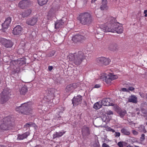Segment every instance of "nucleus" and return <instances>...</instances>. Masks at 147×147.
<instances>
[{
  "label": "nucleus",
  "mask_w": 147,
  "mask_h": 147,
  "mask_svg": "<svg viewBox=\"0 0 147 147\" xmlns=\"http://www.w3.org/2000/svg\"><path fill=\"white\" fill-rule=\"evenodd\" d=\"M10 90L7 88L4 89L0 94V103L3 104L7 101L9 98Z\"/></svg>",
  "instance_id": "obj_5"
},
{
  "label": "nucleus",
  "mask_w": 147,
  "mask_h": 147,
  "mask_svg": "<svg viewBox=\"0 0 147 147\" xmlns=\"http://www.w3.org/2000/svg\"><path fill=\"white\" fill-rule=\"evenodd\" d=\"M30 4L28 1L24 0L21 1L19 2V6L22 9H24L29 7Z\"/></svg>",
  "instance_id": "obj_14"
},
{
  "label": "nucleus",
  "mask_w": 147,
  "mask_h": 147,
  "mask_svg": "<svg viewBox=\"0 0 147 147\" xmlns=\"http://www.w3.org/2000/svg\"><path fill=\"white\" fill-rule=\"evenodd\" d=\"M1 43L6 48H11L13 45V42L10 40H8L4 38L0 40Z\"/></svg>",
  "instance_id": "obj_12"
},
{
  "label": "nucleus",
  "mask_w": 147,
  "mask_h": 147,
  "mask_svg": "<svg viewBox=\"0 0 147 147\" xmlns=\"http://www.w3.org/2000/svg\"><path fill=\"white\" fill-rule=\"evenodd\" d=\"M121 90L124 92H128V89L125 88H121Z\"/></svg>",
  "instance_id": "obj_47"
},
{
  "label": "nucleus",
  "mask_w": 147,
  "mask_h": 147,
  "mask_svg": "<svg viewBox=\"0 0 147 147\" xmlns=\"http://www.w3.org/2000/svg\"><path fill=\"white\" fill-rule=\"evenodd\" d=\"M24 51L23 49H20L18 50V52L19 53H23Z\"/></svg>",
  "instance_id": "obj_50"
},
{
  "label": "nucleus",
  "mask_w": 147,
  "mask_h": 147,
  "mask_svg": "<svg viewBox=\"0 0 147 147\" xmlns=\"http://www.w3.org/2000/svg\"><path fill=\"white\" fill-rule=\"evenodd\" d=\"M95 1H96V0H92V3H94L95 2Z\"/></svg>",
  "instance_id": "obj_59"
},
{
  "label": "nucleus",
  "mask_w": 147,
  "mask_h": 147,
  "mask_svg": "<svg viewBox=\"0 0 147 147\" xmlns=\"http://www.w3.org/2000/svg\"><path fill=\"white\" fill-rule=\"evenodd\" d=\"M112 47V45H111L110 46V49H111L110 50H113L115 49V48H116V47H114L113 49H112L111 48Z\"/></svg>",
  "instance_id": "obj_56"
},
{
  "label": "nucleus",
  "mask_w": 147,
  "mask_h": 147,
  "mask_svg": "<svg viewBox=\"0 0 147 147\" xmlns=\"http://www.w3.org/2000/svg\"><path fill=\"white\" fill-rule=\"evenodd\" d=\"M144 107H146V108H143L141 110L142 112L144 114H147V104L144 105Z\"/></svg>",
  "instance_id": "obj_36"
},
{
  "label": "nucleus",
  "mask_w": 147,
  "mask_h": 147,
  "mask_svg": "<svg viewBox=\"0 0 147 147\" xmlns=\"http://www.w3.org/2000/svg\"><path fill=\"white\" fill-rule=\"evenodd\" d=\"M107 78H108V75L105 73H103L100 76V79L102 80L103 81L105 80L106 83V81H107Z\"/></svg>",
  "instance_id": "obj_31"
},
{
  "label": "nucleus",
  "mask_w": 147,
  "mask_h": 147,
  "mask_svg": "<svg viewBox=\"0 0 147 147\" xmlns=\"http://www.w3.org/2000/svg\"><path fill=\"white\" fill-rule=\"evenodd\" d=\"M117 78L118 76L116 75H113L112 74H110L109 75H108L107 81H106V83L109 84L112 80L117 79Z\"/></svg>",
  "instance_id": "obj_19"
},
{
  "label": "nucleus",
  "mask_w": 147,
  "mask_h": 147,
  "mask_svg": "<svg viewBox=\"0 0 147 147\" xmlns=\"http://www.w3.org/2000/svg\"><path fill=\"white\" fill-rule=\"evenodd\" d=\"M100 85L97 84H96L94 86V88H100Z\"/></svg>",
  "instance_id": "obj_52"
},
{
  "label": "nucleus",
  "mask_w": 147,
  "mask_h": 147,
  "mask_svg": "<svg viewBox=\"0 0 147 147\" xmlns=\"http://www.w3.org/2000/svg\"><path fill=\"white\" fill-rule=\"evenodd\" d=\"M68 57L69 60L77 65H80L86 58L85 54L82 51H79L77 53L69 55Z\"/></svg>",
  "instance_id": "obj_1"
},
{
  "label": "nucleus",
  "mask_w": 147,
  "mask_h": 147,
  "mask_svg": "<svg viewBox=\"0 0 147 147\" xmlns=\"http://www.w3.org/2000/svg\"><path fill=\"white\" fill-rule=\"evenodd\" d=\"M146 99H147V94H146Z\"/></svg>",
  "instance_id": "obj_64"
},
{
  "label": "nucleus",
  "mask_w": 147,
  "mask_h": 147,
  "mask_svg": "<svg viewBox=\"0 0 147 147\" xmlns=\"http://www.w3.org/2000/svg\"><path fill=\"white\" fill-rule=\"evenodd\" d=\"M107 119V117L106 116H102V117L101 118H99L97 119L99 121H102L104 122H105L106 121Z\"/></svg>",
  "instance_id": "obj_38"
},
{
  "label": "nucleus",
  "mask_w": 147,
  "mask_h": 147,
  "mask_svg": "<svg viewBox=\"0 0 147 147\" xmlns=\"http://www.w3.org/2000/svg\"><path fill=\"white\" fill-rule=\"evenodd\" d=\"M127 84H126V87L127 88V87H128V90H130V91H133V90H134V88H133V87H128L126 86H127Z\"/></svg>",
  "instance_id": "obj_43"
},
{
  "label": "nucleus",
  "mask_w": 147,
  "mask_h": 147,
  "mask_svg": "<svg viewBox=\"0 0 147 147\" xmlns=\"http://www.w3.org/2000/svg\"><path fill=\"white\" fill-rule=\"evenodd\" d=\"M78 20L83 25H89L92 23L93 18L90 13L86 12L80 13Z\"/></svg>",
  "instance_id": "obj_2"
},
{
  "label": "nucleus",
  "mask_w": 147,
  "mask_h": 147,
  "mask_svg": "<svg viewBox=\"0 0 147 147\" xmlns=\"http://www.w3.org/2000/svg\"><path fill=\"white\" fill-rule=\"evenodd\" d=\"M144 14H147V10H146L144 11Z\"/></svg>",
  "instance_id": "obj_57"
},
{
  "label": "nucleus",
  "mask_w": 147,
  "mask_h": 147,
  "mask_svg": "<svg viewBox=\"0 0 147 147\" xmlns=\"http://www.w3.org/2000/svg\"><path fill=\"white\" fill-rule=\"evenodd\" d=\"M78 84L77 83H74L69 85L66 86L65 91L67 92H69L73 89L76 88L78 86Z\"/></svg>",
  "instance_id": "obj_18"
},
{
  "label": "nucleus",
  "mask_w": 147,
  "mask_h": 147,
  "mask_svg": "<svg viewBox=\"0 0 147 147\" xmlns=\"http://www.w3.org/2000/svg\"><path fill=\"white\" fill-rule=\"evenodd\" d=\"M119 147H123V145L122 142H120L118 143L117 144Z\"/></svg>",
  "instance_id": "obj_45"
},
{
  "label": "nucleus",
  "mask_w": 147,
  "mask_h": 147,
  "mask_svg": "<svg viewBox=\"0 0 147 147\" xmlns=\"http://www.w3.org/2000/svg\"><path fill=\"white\" fill-rule=\"evenodd\" d=\"M116 20L115 18L109 16L107 17L105 21V26L109 28H111L114 27V26L116 24L117 22H116Z\"/></svg>",
  "instance_id": "obj_6"
},
{
  "label": "nucleus",
  "mask_w": 147,
  "mask_h": 147,
  "mask_svg": "<svg viewBox=\"0 0 147 147\" xmlns=\"http://www.w3.org/2000/svg\"><path fill=\"white\" fill-rule=\"evenodd\" d=\"M58 10V9L54 7L52 8L50 10L49 12V15L51 14H53V16H54L55 13Z\"/></svg>",
  "instance_id": "obj_28"
},
{
  "label": "nucleus",
  "mask_w": 147,
  "mask_h": 147,
  "mask_svg": "<svg viewBox=\"0 0 147 147\" xmlns=\"http://www.w3.org/2000/svg\"><path fill=\"white\" fill-rule=\"evenodd\" d=\"M32 12L31 10L29 9L27 10L22 12V13L20 14V15L24 18L26 17H27L29 16L31 13Z\"/></svg>",
  "instance_id": "obj_27"
},
{
  "label": "nucleus",
  "mask_w": 147,
  "mask_h": 147,
  "mask_svg": "<svg viewBox=\"0 0 147 147\" xmlns=\"http://www.w3.org/2000/svg\"><path fill=\"white\" fill-rule=\"evenodd\" d=\"M140 114V112H139V111L138 112H137V114L138 115H139Z\"/></svg>",
  "instance_id": "obj_60"
},
{
  "label": "nucleus",
  "mask_w": 147,
  "mask_h": 147,
  "mask_svg": "<svg viewBox=\"0 0 147 147\" xmlns=\"http://www.w3.org/2000/svg\"><path fill=\"white\" fill-rule=\"evenodd\" d=\"M35 124L34 123L30 122L29 123H26L24 126V128L27 129V128H29L31 127H34Z\"/></svg>",
  "instance_id": "obj_29"
},
{
  "label": "nucleus",
  "mask_w": 147,
  "mask_h": 147,
  "mask_svg": "<svg viewBox=\"0 0 147 147\" xmlns=\"http://www.w3.org/2000/svg\"><path fill=\"white\" fill-rule=\"evenodd\" d=\"M67 19L65 18H63L62 19L57 20L55 24V28L58 29L62 28L67 24Z\"/></svg>",
  "instance_id": "obj_9"
},
{
  "label": "nucleus",
  "mask_w": 147,
  "mask_h": 147,
  "mask_svg": "<svg viewBox=\"0 0 147 147\" xmlns=\"http://www.w3.org/2000/svg\"><path fill=\"white\" fill-rule=\"evenodd\" d=\"M128 102L136 103L137 102V98L135 95H131L130 96L128 99Z\"/></svg>",
  "instance_id": "obj_25"
},
{
  "label": "nucleus",
  "mask_w": 147,
  "mask_h": 147,
  "mask_svg": "<svg viewBox=\"0 0 147 147\" xmlns=\"http://www.w3.org/2000/svg\"><path fill=\"white\" fill-rule=\"evenodd\" d=\"M53 69V67L52 66H49L48 67V69L50 71H51Z\"/></svg>",
  "instance_id": "obj_53"
},
{
  "label": "nucleus",
  "mask_w": 147,
  "mask_h": 147,
  "mask_svg": "<svg viewBox=\"0 0 147 147\" xmlns=\"http://www.w3.org/2000/svg\"><path fill=\"white\" fill-rule=\"evenodd\" d=\"M107 114L108 115H113V113L112 111L111 110H109L107 111Z\"/></svg>",
  "instance_id": "obj_44"
},
{
  "label": "nucleus",
  "mask_w": 147,
  "mask_h": 147,
  "mask_svg": "<svg viewBox=\"0 0 147 147\" xmlns=\"http://www.w3.org/2000/svg\"><path fill=\"white\" fill-rule=\"evenodd\" d=\"M123 27L122 26H119L117 23H116V24L113 27L111 28L108 27L107 30L108 31V32H116L118 34H121L123 32Z\"/></svg>",
  "instance_id": "obj_8"
},
{
  "label": "nucleus",
  "mask_w": 147,
  "mask_h": 147,
  "mask_svg": "<svg viewBox=\"0 0 147 147\" xmlns=\"http://www.w3.org/2000/svg\"><path fill=\"white\" fill-rule=\"evenodd\" d=\"M102 105L99 102H98L94 104L93 106V108L96 109H98L101 107Z\"/></svg>",
  "instance_id": "obj_34"
},
{
  "label": "nucleus",
  "mask_w": 147,
  "mask_h": 147,
  "mask_svg": "<svg viewBox=\"0 0 147 147\" xmlns=\"http://www.w3.org/2000/svg\"><path fill=\"white\" fill-rule=\"evenodd\" d=\"M94 147H100V146L98 143H96L94 144Z\"/></svg>",
  "instance_id": "obj_49"
},
{
  "label": "nucleus",
  "mask_w": 147,
  "mask_h": 147,
  "mask_svg": "<svg viewBox=\"0 0 147 147\" xmlns=\"http://www.w3.org/2000/svg\"><path fill=\"white\" fill-rule=\"evenodd\" d=\"M17 62L20 65H22L23 64H24V63L22 62H21V61L19 60H18Z\"/></svg>",
  "instance_id": "obj_46"
},
{
  "label": "nucleus",
  "mask_w": 147,
  "mask_h": 147,
  "mask_svg": "<svg viewBox=\"0 0 147 147\" xmlns=\"http://www.w3.org/2000/svg\"><path fill=\"white\" fill-rule=\"evenodd\" d=\"M95 14H96V16L97 17H100L101 16L99 14H98L97 13V12H95Z\"/></svg>",
  "instance_id": "obj_55"
},
{
  "label": "nucleus",
  "mask_w": 147,
  "mask_h": 147,
  "mask_svg": "<svg viewBox=\"0 0 147 147\" xmlns=\"http://www.w3.org/2000/svg\"><path fill=\"white\" fill-rule=\"evenodd\" d=\"M0 147H6L3 145L0 144Z\"/></svg>",
  "instance_id": "obj_58"
},
{
  "label": "nucleus",
  "mask_w": 147,
  "mask_h": 147,
  "mask_svg": "<svg viewBox=\"0 0 147 147\" xmlns=\"http://www.w3.org/2000/svg\"><path fill=\"white\" fill-rule=\"evenodd\" d=\"M136 110L137 111H138L139 110V109L138 108H137L136 109Z\"/></svg>",
  "instance_id": "obj_61"
},
{
  "label": "nucleus",
  "mask_w": 147,
  "mask_h": 147,
  "mask_svg": "<svg viewBox=\"0 0 147 147\" xmlns=\"http://www.w3.org/2000/svg\"><path fill=\"white\" fill-rule=\"evenodd\" d=\"M145 15H144L145 17H147V14H145Z\"/></svg>",
  "instance_id": "obj_62"
},
{
  "label": "nucleus",
  "mask_w": 147,
  "mask_h": 147,
  "mask_svg": "<svg viewBox=\"0 0 147 147\" xmlns=\"http://www.w3.org/2000/svg\"><path fill=\"white\" fill-rule=\"evenodd\" d=\"M16 110L19 113L23 114H28L32 113L31 109L28 105L27 103L21 104V106L16 107Z\"/></svg>",
  "instance_id": "obj_3"
},
{
  "label": "nucleus",
  "mask_w": 147,
  "mask_h": 147,
  "mask_svg": "<svg viewBox=\"0 0 147 147\" xmlns=\"http://www.w3.org/2000/svg\"><path fill=\"white\" fill-rule=\"evenodd\" d=\"M65 132V131H59L55 132L53 135V138L55 139L57 138H59L63 135Z\"/></svg>",
  "instance_id": "obj_26"
},
{
  "label": "nucleus",
  "mask_w": 147,
  "mask_h": 147,
  "mask_svg": "<svg viewBox=\"0 0 147 147\" xmlns=\"http://www.w3.org/2000/svg\"><path fill=\"white\" fill-rule=\"evenodd\" d=\"M133 134L135 135H136L138 134V132L135 130H133L132 131Z\"/></svg>",
  "instance_id": "obj_48"
},
{
  "label": "nucleus",
  "mask_w": 147,
  "mask_h": 147,
  "mask_svg": "<svg viewBox=\"0 0 147 147\" xmlns=\"http://www.w3.org/2000/svg\"><path fill=\"white\" fill-rule=\"evenodd\" d=\"M36 32L34 31H32L31 34V36L34 38L36 37Z\"/></svg>",
  "instance_id": "obj_41"
},
{
  "label": "nucleus",
  "mask_w": 147,
  "mask_h": 147,
  "mask_svg": "<svg viewBox=\"0 0 147 147\" xmlns=\"http://www.w3.org/2000/svg\"><path fill=\"white\" fill-rule=\"evenodd\" d=\"M51 90H48L46 92V95H47V96H51L52 95H53V93L51 92Z\"/></svg>",
  "instance_id": "obj_39"
},
{
  "label": "nucleus",
  "mask_w": 147,
  "mask_h": 147,
  "mask_svg": "<svg viewBox=\"0 0 147 147\" xmlns=\"http://www.w3.org/2000/svg\"><path fill=\"white\" fill-rule=\"evenodd\" d=\"M102 147H109V146L106 144L104 143L102 145Z\"/></svg>",
  "instance_id": "obj_51"
},
{
  "label": "nucleus",
  "mask_w": 147,
  "mask_h": 147,
  "mask_svg": "<svg viewBox=\"0 0 147 147\" xmlns=\"http://www.w3.org/2000/svg\"><path fill=\"white\" fill-rule=\"evenodd\" d=\"M48 0H38V4L40 6H42L46 4Z\"/></svg>",
  "instance_id": "obj_35"
},
{
  "label": "nucleus",
  "mask_w": 147,
  "mask_h": 147,
  "mask_svg": "<svg viewBox=\"0 0 147 147\" xmlns=\"http://www.w3.org/2000/svg\"><path fill=\"white\" fill-rule=\"evenodd\" d=\"M108 29L107 27H106L105 25L104 26H101L100 28H98L96 29L97 34H96V38L99 39L102 37L103 36L105 32H108L107 30Z\"/></svg>",
  "instance_id": "obj_7"
},
{
  "label": "nucleus",
  "mask_w": 147,
  "mask_h": 147,
  "mask_svg": "<svg viewBox=\"0 0 147 147\" xmlns=\"http://www.w3.org/2000/svg\"><path fill=\"white\" fill-rule=\"evenodd\" d=\"M101 4L100 9L101 10H107L108 9L107 0H102Z\"/></svg>",
  "instance_id": "obj_23"
},
{
  "label": "nucleus",
  "mask_w": 147,
  "mask_h": 147,
  "mask_svg": "<svg viewBox=\"0 0 147 147\" xmlns=\"http://www.w3.org/2000/svg\"><path fill=\"white\" fill-rule=\"evenodd\" d=\"M82 100V96L80 95H78L76 97H74L72 100V103L73 105H77L80 104Z\"/></svg>",
  "instance_id": "obj_13"
},
{
  "label": "nucleus",
  "mask_w": 147,
  "mask_h": 147,
  "mask_svg": "<svg viewBox=\"0 0 147 147\" xmlns=\"http://www.w3.org/2000/svg\"><path fill=\"white\" fill-rule=\"evenodd\" d=\"M82 134L83 137L88 136L90 134L89 128L86 127H84L82 129Z\"/></svg>",
  "instance_id": "obj_20"
},
{
  "label": "nucleus",
  "mask_w": 147,
  "mask_h": 147,
  "mask_svg": "<svg viewBox=\"0 0 147 147\" xmlns=\"http://www.w3.org/2000/svg\"><path fill=\"white\" fill-rule=\"evenodd\" d=\"M110 99L109 98H105L102 99L101 102L102 105L105 106L112 105V103H111Z\"/></svg>",
  "instance_id": "obj_21"
},
{
  "label": "nucleus",
  "mask_w": 147,
  "mask_h": 147,
  "mask_svg": "<svg viewBox=\"0 0 147 147\" xmlns=\"http://www.w3.org/2000/svg\"><path fill=\"white\" fill-rule=\"evenodd\" d=\"M37 20L38 18L37 17H34L27 20L26 21V23L28 25L34 26L36 24Z\"/></svg>",
  "instance_id": "obj_16"
},
{
  "label": "nucleus",
  "mask_w": 147,
  "mask_h": 147,
  "mask_svg": "<svg viewBox=\"0 0 147 147\" xmlns=\"http://www.w3.org/2000/svg\"><path fill=\"white\" fill-rule=\"evenodd\" d=\"M85 38L84 36L78 34L73 36L72 39L75 43H81L83 40H84Z\"/></svg>",
  "instance_id": "obj_10"
},
{
  "label": "nucleus",
  "mask_w": 147,
  "mask_h": 147,
  "mask_svg": "<svg viewBox=\"0 0 147 147\" xmlns=\"http://www.w3.org/2000/svg\"><path fill=\"white\" fill-rule=\"evenodd\" d=\"M97 62L99 64L102 65H107L110 61V60L104 57L97 58L96 59Z\"/></svg>",
  "instance_id": "obj_11"
},
{
  "label": "nucleus",
  "mask_w": 147,
  "mask_h": 147,
  "mask_svg": "<svg viewBox=\"0 0 147 147\" xmlns=\"http://www.w3.org/2000/svg\"><path fill=\"white\" fill-rule=\"evenodd\" d=\"M30 134V133L29 132H27L22 134H19L18 135V138L17 140H22L25 138H26Z\"/></svg>",
  "instance_id": "obj_22"
},
{
  "label": "nucleus",
  "mask_w": 147,
  "mask_h": 147,
  "mask_svg": "<svg viewBox=\"0 0 147 147\" xmlns=\"http://www.w3.org/2000/svg\"><path fill=\"white\" fill-rule=\"evenodd\" d=\"M11 118L8 116L3 119V123L0 125V130L2 131L8 130L11 126Z\"/></svg>",
  "instance_id": "obj_4"
},
{
  "label": "nucleus",
  "mask_w": 147,
  "mask_h": 147,
  "mask_svg": "<svg viewBox=\"0 0 147 147\" xmlns=\"http://www.w3.org/2000/svg\"><path fill=\"white\" fill-rule=\"evenodd\" d=\"M145 139V135L143 134L141 135V136L140 138V141H142L144 140Z\"/></svg>",
  "instance_id": "obj_42"
},
{
  "label": "nucleus",
  "mask_w": 147,
  "mask_h": 147,
  "mask_svg": "<svg viewBox=\"0 0 147 147\" xmlns=\"http://www.w3.org/2000/svg\"><path fill=\"white\" fill-rule=\"evenodd\" d=\"M121 132L124 135H129L130 134V133L129 131L125 128L122 129L121 130Z\"/></svg>",
  "instance_id": "obj_30"
},
{
  "label": "nucleus",
  "mask_w": 147,
  "mask_h": 147,
  "mask_svg": "<svg viewBox=\"0 0 147 147\" xmlns=\"http://www.w3.org/2000/svg\"><path fill=\"white\" fill-rule=\"evenodd\" d=\"M56 112H57L58 115H59L60 113H62L64 111V108L62 107H60L55 110Z\"/></svg>",
  "instance_id": "obj_33"
},
{
  "label": "nucleus",
  "mask_w": 147,
  "mask_h": 147,
  "mask_svg": "<svg viewBox=\"0 0 147 147\" xmlns=\"http://www.w3.org/2000/svg\"><path fill=\"white\" fill-rule=\"evenodd\" d=\"M117 113L121 117L123 118L127 113V111L125 110L120 109H118Z\"/></svg>",
  "instance_id": "obj_24"
},
{
  "label": "nucleus",
  "mask_w": 147,
  "mask_h": 147,
  "mask_svg": "<svg viewBox=\"0 0 147 147\" xmlns=\"http://www.w3.org/2000/svg\"><path fill=\"white\" fill-rule=\"evenodd\" d=\"M22 28L20 25L15 27L13 31V33L15 35H18L21 34Z\"/></svg>",
  "instance_id": "obj_17"
},
{
  "label": "nucleus",
  "mask_w": 147,
  "mask_h": 147,
  "mask_svg": "<svg viewBox=\"0 0 147 147\" xmlns=\"http://www.w3.org/2000/svg\"><path fill=\"white\" fill-rule=\"evenodd\" d=\"M108 129H109V130L110 131H112L113 132H115V131L113 129H112L110 128H108Z\"/></svg>",
  "instance_id": "obj_54"
},
{
  "label": "nucleus",
  "mask_w": 147,
  "mask_h": 147,
  "mask_svg": "<svg viewBox=\"0 0 147 147\" xmlns=\"http://www.w3.org/2000/svg\"><path fill=\"white\" fill-rule=\"evenodd\" d=\"M27 91V87H23L21 88L20 90V93L21 94L25 95Z\"/></svg>",
  "instance_id": "obj_32"
},
{
  "label": "nucleus",
  "mask_w": 147,
  "mask_h": 147,
  "mask_svg": "<svg viewBox=\"0 0 147 147\" xmlns=\"http://www.w3.org/2000/svg\"><path fill=\"white\" fill-rule=\"evenodd\" d=\"M120 135V133L119 132H115V133L114 134L115 136L116 137H119Z\"/></svg>",
  "instance_id": "obj_40"
},
{
  "label": "nucleus",
  "mask_w": 147,
  "mask_h": 147,
  "mask_svg": "<svg viewBox=\"0 0 147 147\" xmlns=\"http://www.w3.org/2000/svg\"><path fill=\"white\" fill-rule=\"evenodd\" d=\"M11 21V19L10 17L7 18L5 20L4 22L2 24L3 31L4 30L7 29L8 27L9 24Z\"/></svg>",
  "instance_id": "obj_15"
},
{
  "label": "nucleus",
  "mask_w": 147,
  "mask_h": 147,
  "mask_svg": "<svg viewBox=\"0 0 147 147\" xmlns=\"http://www.w3.org/2000/svg\"><path fill=\"white\" fill-rule=\"evenodd\" d=\"M140 96H141V97H143V98H144V96H143V95H141V94H140Z\"/></svg>",
  "instance_id": "obj_63"
},
{
  "label": "nucleus",
  "mask_w": 147,
  "mask_h": 147,
  "mask_svg": "<svg viewBox=\"0 0 147 147\" xmlns=\"http://www.w3.org/2000/svg\"><path fill=\"white\" fill-rule=\"evenodd\" d=\"M138 130L140 131L144 132L145 131L144 126L143 125H141L138 127Z\"/></svg>",
  "instance_id": "obj_37"
}]
</instances>
